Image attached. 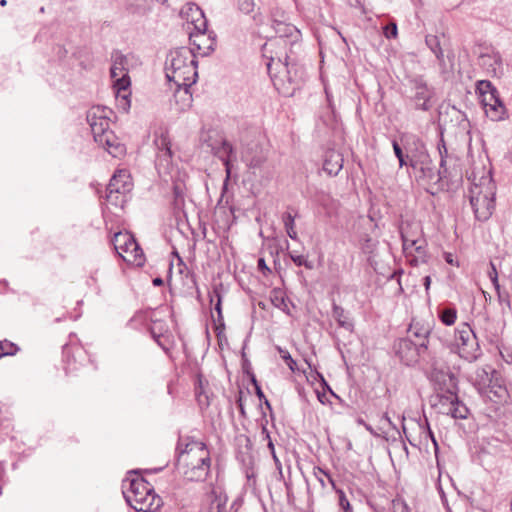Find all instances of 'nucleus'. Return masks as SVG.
I'll use <instances>...</instances> for the list:
<instances>
[{
	"label": "nucleus",
	"mask_w": 512,
	"mask_h": 512,
	"mask_svg": "<svg viewBox=\"0 0 512 512\" xmlns=\"http://www.w3.org/2000/svg\"><path fill=\"white\" fill-rule=\"evenodd\" d=\"M431 379L439 389L434 397L433 407L439 413L454 419H466L469 410L457 396V381L449 369L434 368L431 372Z\"/></svg>",
	"instance_id": "f257e3e1"
},
{
	"label": "nucleus",
	"mask_w": 512,
	"mask_h": 512,
	"mask_svg": "<svg viewBox=\"0 0 512 512\" xmlns=\"http://www.w3.org/2000/svg\"><path fill=\"white\" fill-rule=\"evenodd\" d=\"M469 179L471 180L469 199L475 217L480 221H486L495 208L496 186L491 171L482 167L478 171H473Z\"/></svg>",
	"instance_id": "f03ea898"
},
{
	"label": "nucleus",
	"mask_w": 512,
	"mask_h": 512,
	"mask_svg": "<svg viewBox=\"0 0 512 512\" xmlns=\"http://www.w3.org/2000/svg\"><path fill=\"white\" fill-rule=\"evenodd\" d=\"M182 473L189 481L204 480L210 470L211 458L205 443L193 440L179 455Z\"/></svg>",
	"instance_id": "7ed1b4c3"
},
{
	"label": "nucleus",
	"mask_w": 512,
	"mask_h": 512,
	"mask_svg": "<svg viewBox=\"0 0 512 512\" xmlns=\"http://www.w3.org/2000/svg\"><path fill=\"white\" fill-rule=\"evenodd\" d=\"M166 76L175 85L192 86L198 78L196 56L187 47L170 52Z\"/></svg>",
	"instance_id": "20e7f679"
},
{
	"label": "nucleus",
	"mask_w": 512,
	"mask_h": 512,
	"mask_svg": "<svg viewBox=\"0 0 512 512\" xmlns=\"http://www.w3.org/2000/svg\"><path fill=\"white\" fill-rule=\"evenodd\" d=\"M122 487L125 500L138 512H156L162 506L161 497L143 478L126 479Z\"/></svg>",
	"instance_id": "39448f33"
},
{
	"label": "nucleus",
	"mask_w": 512,
	"mask_h": 512,
	"mask_svg": "<svg viewBox=\"0 0 512 512\" xmlns=\"http://www.w3.org/2000/svg\"><path fill=\"white\" fill-rule=\"evenodd\" d=\"M112 65L110 76L113 80V87L116 90L117 98L123 101V108L127 110L130 107L128 97L130 95L129 87L131 80L129 77L128 59L119 51L112 53Z\"/></svg>",
	"instance_id": "423d86ee"
},
{
	"label": "nucleus",
	"mask_w": 512,
	"mask_h": 512,
	"mask_svg": "<svg viewBox=\"0 0 512 512\" xmlns=\"http://www.w3.org/2000/svg\"><path fill=\"white\" fill-rule=\"evenodd\" d=\"M112 244L118 255L127 263L142 266L145 258L142 249L129 232L115 233Z\"/></svg>",
	"instance_id": "0eeeda50"
},
{
	"label": "nucleus",
	"mask_w": 512,
	"mask_h": 512,
	"mask_svg": "<svg viewBox=\"0 0 512 512\" xmlns=\"http://www.w3.org/2000/svg\"><path fill=\"white\" fill-rule=\"evenodd\" d=\"M454 345L461 358L472 362L480 355L476 336L468 324H463L455 331Z\"/></svg>",
	"instance_id": "6e6552de"
},
{
	"label": "nucleus",
	"mask_w": 512,
	"mask_h": 512,
	"mask_svg": "<svg viewBox=\"0 0 512 512\" xmlns=\"http://www.w3.org/2000/svg\"><path fill=\"white\" fill-rule=\"evenodd\" d=\"M403 251L409 263L414 266L427 261V242L422 233L416 237H410V232L405 228L401 231Z\"/></svg>",
	"instance_id": "1a4fd4ad"
},
{
	"label": "nucleus",
	"mask_w": 512,
	"mask_h": 512,
	"mask_svg": "<svg viewBox=\"0 0 512 512\" xmlns=\"http://www.w3.org/2000/svg\"><path fill=\"white\" fill-rule=\"evenodd\" d=\"M111 111L105 107H93L87 113V121L90 125L95 142L102 141L106 132H111L108 114Z\"/></svg>",
	"instance_id": "9d476101"
},
{
	"label": "nucleus",
	"mask_w": 512,
	"mask_h": 512,
	"mask_svg": "<svg viewBox=\"0 0 512 512\" xmlns=\"http://www.w3.org/2000/svg\"><path fill=\"white\" fill-rule=\"evenodd\" d=\"M395 350L401 361L410 365L417 361L418 357L427 350L425 341L414 342L411 338L400 339L395 344Z\"/></svg>",
	"instance_id": "9b49d317"
},
{
	"label": "nucleus",
	"mask_w": 512,
	"mask_h": 512,
	"mask_svg": "<svg viewBox=\"0 0 512 512\" xmlns=\"http://www.w3.org/2000/svg\"><path fill=\"white\" fill-rule=\"evenodd\" d=\"M189 40L191 44L189 49L193 50L195 56L196 53L206 56L214 50L215 35L213 32H208L207 28L205 30H191Z\"/></svg>",
	"instance_id": "f8f14e48"
},
{
	"label": "nucleus",
	"mask_w": 512,
	"mask_h": 512,
	"mask_svg": "<svg viewBox=\"0 0 512 512\" xmlns=\"http://www.w3.org/2000/svg\"><path fill=\"white\" fill-rule=\"evenodd\" d=\"M415 174V177L419 180H424L427 182H438L446 173V169L444 171H437L436 168L432 164V160L429 156H425V158H421L415 160L413 163L409 165Z\"/></svg>",
	"instance_id": "ddd939ff"
},
{
	"label": "nucleus",
	"mask_w": 512,
	"mask_h": 512,
	"mask_svg": "<svg viewBox=\"0 0 512 512\" xmlns=\"http://www.w3.org/2000/svg\"><path fill=\"white\" fill-rule=\"evenodd\" d=\"M403 148L406 151V157L409 165L415 160L425 158L428 155L427 149L423 141L416 135L404 134L401 137Z\"/></svg>",
	"instance_id": "4468645a"
},
{
	"label": "nucleus",
	"mask_w": 512,
	"mask_h": 512,
	"mask_svg": "<svg viewBox=\"0 0 512 512\" xmlns=\"http://www.w3.org/2000/svg\"><path fill=\"white\" fill-rule=\"evenodd\" d=\"M241 159L249 168H259L266 161V155L256 141H250L243 146Z\"/></svg>",
	"instance_id": "2eb2a0df"
},
{
	"label": "nucleus",
	"mask_w": 512,
	"mask_h": 512,
	"mask_svg": "<svg viewBox=\"0 0 512 512\" xmlns=\"http://www.w3.org/2000/svg\"><path fill=\"white\" fill-rule=\"evenodd\" d=\"M180 16L187 21V23L193 25L192 30H205L207 28V20L204 12L195 3L185 4L181 11Z\"/></svg>",
	"instance_id": "dca6fc26"
},
{
	"label": "nucleus",
	"mask_w": 512,
	"mask_h": 512,
	"mask_svg": "<svg viewBox=\"0 0 512 512\" xmlns=\"http://www.w3.org/2000/svg\"><path fill=\"white\" fill-rule=\"evenodd\" d=\"M495 92L496 91L483 93L482 104L484 106L486 115L493 121H499L504 118L505 107L496 97Z\"/></svg>",
	"instance_id": "f3484780"
},
{
	"label": "nucleus",
	"mask_w": 512,
	"mask_h": 512,
	"mask_svg": "<svg viewBox=\"0 0 512 512\" xmlns=\"http://www.w3.org/2000/svg\"><path fill=\"white\" fill-rule=\"evenodd\" d=\"M478 64L488 75L497 76L502 71V59L498 52L487 50L479 55Z\"/></svg>",
	"instance_id": "a211bd4d"
},
{
	"label": "nucleus",
	"mask_w": 512,
	"mask_h": 512,
	"mask_svg": "<svg viewBox=\"0 0 512 512\" xmlns=\"http://www.w3.org/2000/svg\"><path fill=\"white\" fill-rule=\"evenodd\" d=\"M282 66V71H279V76H276L275 85L277 86V81H282L283 77H287V80L290 83L298 84L299 78L298 77V68L296 65H289L287 62V56H285L284 61H282L281 58H278L275 60L274 58H271L270 62L267 64L269 72H271L272 66Z\"/></svg>",
	"instance_id": "6ab92c4d"
},
{
	"label": "nucleus",
	"mask_w": 512,
	"mask_h": 512,
	"mask_svg": "<svg viewBox=\"0 0 512 512\" xmlns=\"http://www.w3.org/2000/svg\"><path fill=\"white\" fill-rule=\"evenodd\" d=\"M133 188L132 179L127 170L117 171L111 178L107 189L111 191L120 192L122 194H129Z\"/></svg>",
	"instance_id": "aec40b11"
},
{
	"label": "nucleus",
	"mask_w": 512,
	"mask_h": 512,
	"mask_svg": "<svg viewBox=\"0 0 512 512\" xmlns=\"http://www.w3.org/2000/svg\"><path fill=\"white\" fill-rule=\"evenodd\" d=\"M433 92L427 86L426 83L422 81L415 82V94H414V102L416 109H421L423 111H427L431 108V98Z\"/></svg>",
	"instance_id": "412c9836"
},
{
	"label": "nucleus",
	"mask_w": 512,
	"mask_h": 512,
	"mask_svg": "<svg viewBox=\"0 0 512 512\" xmlns=\"http://www.w3.org/2000/svg\"><path fill=\"white\" fill-rule=\"evenodd\" d=\"M228 497L220 486H213L207 494L208 512H226Z\"/></svg>",
	"instance_id": "4be33fe9"
},
{
	"label": "nucleus",
	"mask_w": 512,
	"mask_h": 512,
	"mask_svg": "<svg viewBox=\"0 0 512 512\" xmlns=\"http://www.w3.org/2000/svg\"><path fill=\"white\" fill-rule=\"evenodd\" d=\"M343 167V157L335 150H328L324 155L323 170L329 176H336Z\"/></svg>",
	"instance_id": "5701e85b"
},
{
	"label": "nucleus",
	"mask_w": 512,
	"mask_h": 512,
	"mask_svg": "<svg viewBox=\"0 0 512 512\" xmlns=\"http://www.w3.org/2000/svg\"><path fill=\"white\" fill-rule=\"evenodd\" d=\"M96 143L106 149L113 157H120L125 154V146L119 141L113 131L106 132L102 141H97Z\"/></svg>",
	"instance_id": "b1692460"
},
{
	"label": "nucleus",
	"mask_w": 512,
	"mask_h": 512,
	"mask_svg": "<svg viewBox=\"0 0 512 512\" xmlns=\"http://www.w3.org/2000/svg\"><path fill=\"white\" fill-rule=\"evenodd\" d=\"M276 14H272L274 29L276 34L279 35V38L282 42H286L283 38H291L293 42L298 41L300 37V31L293 25L287 24L283 21H279L275 18Z\"/></svg>",
	"instance_id": "393cba45"
},
{
	"label": "nucleus",
	"mask_w": 512,
	"mask_h": 512,
	"mask_svg": "<svg viewBox=\"0 0 512 512\" xmlns=\"http://www.w3.org/2000/svg\"><path fill=\"white\" fill-rule=\"evenodd\" d=\"M175 91H174V103L176 105L177 110L179 111H185L188 109L192 104V93L190 92L191 86H185V85H175Z\"/></svg>",
	"instance_id": "a878e982"
},
{
	"label": "nucleus",
	"mask_w": 512,
	"mask_h": 512,
	"mask_svg": "<svg viewBox=\"0 0 512 512\" xmlns=\"http://www.w3.org/2000/svg\"><path fill=\"white\" fill-rule=\"evenodd\" d=\"M431 333V327L429 324H420L419 322H413L408 329V338L414 340V342L425 341L428 346V337Z\"/></svg>",
	"instance_id": "bb28decb"
},
{
	"label": "nucleus",
	"mask_w": 512,
	"mask_h": 512,
	"mask_svg": "<svg viewBox=\"0 0 512 512\" xmlns=\"http://www.w3.org/2000/svg\"><path fill=\"white\" fill-rule=\"evenodd\" d=\"M154 144L164 156H171V143L166 129L160 128L158 131H155Z\"/></svg>",
	"instance_id": "cd10ccee"
},
{
	"label": "nucleus",
	"mask_w": 512,
	"mask_h": 512,
	"mask_svg": "<svg viewBox=\"0 0 512 512\" xmlns=\"http://www.w3.org/2000/svg\"><path fill=\"white\" fill-rule=\"evenodd\" d=\"M332 316L340 327L344 328L349 332L353 331L354 324L341 306L333 304Z\"/></svg>",
	"instance_id": "c85d7f7f"
},
{
	"label": "nucleus",
	"mask_w": 512,
	"mask_h": 512,
	"mask_svg": "<svg viewBox=\"0 0 512 512\" xmlns=\"http://www.w3.org/2000/svg\"><path fill=\"white\" fill-rule=\"evenodd\" d=\"M425 42L429 49L435 54L440 64H444V54L440 46L439 38L435 35H427Z\"/></svg>",
	"instance_id": "c756f323"
},
{
	"label": "nucleus",
	"mask_w": 512,
	"mask_h": 512,
	"mask_svg": "<svg viewBox=\"0 0 512 512\" xmlns=\"http://www.w3.org/2000/svg\"><path fill=\"white\" fill-rule=\"evenodd\" d=\"M173 206L175 210L181 211L185 205V186L181 183H175L173 187Z\"/></svg>",
	"instance_id": "7c9ffc66"
},
{
	"label": "nucleus",
	"mask_w": 512,
	"mask_h": 512,
	"mask_svg": "<svg viewBox=\"0 0 512 512\" xmlns=\"http://www.w3.org/2000/svg\"><path fill=\"white\" fill-rule=\"evenodd\" d=\"M106 191V200L112 206L122 208L128 200V195L122 194L121 191L115 192L110 189H107Z\"/></svg>",
	"instance_id": "2f4dec72"
},
{
	"label": "nucleus",
	"mask_w": 512,
	"mask_h": 512,
	"mask_svg": "<svg viewBox=\"0 0 512 512\" xmlns=\"http://www.w3.org/2000/svg\"><path fill=\"white\" fill-rule=\"evenodd\" d=\"M270 300L274 307L282 311L288 309L285 293L281 289H273L270 293Z\"/></svg>",
	"instance_id": "473e14b6"
},
{
	"label": "nucleus",
	"mask_w": 512,
	"mask_h": 512,
	"mask_svg": "<svg viewBox=\"0 0 512 512\" xmlns=\"http://www.w3.org/2000/svg\"><path fill=\"white\" fill-rule=\"evenodd\" d=\"M439 319L446 326H451L457 319V311L455 308L446 307L439 311Z\"/></svg>",
	"instance_id": "72a5a7b5"
},
{
	"label": "nucleus",
	"mask_w": 512,
	"mask_h": 512,
	"mask_svg": "<svg viewBox=\"0 0 512 512\" xmlns=\"http://www.w3.org/2000/svg\"><path fill=\"white\" fill-rule=\"evenodd\" d=\"M283 223H284V227H285L287 235L292 240H297L298 239V235H297V232L295 230V219H294V216L291 213H285L283 215Z\"/></svg>",
	"instance_id": "f704fd0d"
},
{
	"label": "nucleus",
	"mask_w": 512,
	"mask_h": 512,
	"mask_svg": "<svg viewBox=\"0 0 512 512\" xmlns=\"http://www.w3.org/2000/svg\"><path fill=\"white\" fill-rule=\"evenodd\" d=\"M222 152H223V155L226 156L225 158H223V162H224V165L226 168L227 177H229V175H230V160L234 153L233 146L229 142L224 141L222 143Z\"/></svg>",
	"instance_id": "c9c22d12"
},
{
	"label": "nucleus",
	"mask_w": 512,
	"mask_h": 512,
	"mask_svg": "<svg viewBox=\"0 0 512 512\" xmlns=\"http://www.w3.org/2000/svg\"><path fill=\"white\" fill-rule=\"evenodd\" d=\"M392 146H393L395 156L399 160V166L403 167V166L409 165V161L406 157V151L405 152L403 151L402 147L398 144V142L394 140L392 142Z\"/></svg>",
	"instance_id": "e433bc0d"
},
{
	"label": "nucleus",
	"mask_w": 512,
	"mask_h": 512,
	"mask_svg": "<svg viewBox=\"0 0 512 512\" xmlns=\"http://www.w3.org/2000/svg\"><path fill=\"white\" fill-rule=\"evenodd\" d=\"M17 348L15 344L9 342L7 340L0 341V358L6 355H13L16 352Z\"/></svg>",
	"instance_id": "4c0bfd02"
},
{
	"label": "nucleus",
	"mask_w": 512,
	"mask_h": 512,
	"mask_svg": "<svg viewBox=\"0 0 512 512\" xmlns=\"http://www.w3.org/2000/svg\"><path fill=\"white\" fill-rule=\"evenodd\" d=\"M237 6L242 13L250 14L254 11L256 5L254 0H238Z\"/></svg>",
	"instance_id": "58836bf2"
},
{
	"label": "nucleus",
	"mask_w": 512,
	"mask_h": 512,
	"mask_svg": "<svg viewBox=\"0 0 512 512\" xmlns=\"http://www.w3.org/2000/svg\"><path fill=\"white\" fill-rule=\"evenodd\" d=\"M290 258L297 266H304L307 269H313V263L308 261L303 255H295L290 253Z\"/></svg>",
	"instance_id": "ea45409f"
},
{
	"label": "nucleus",
	"mask_w": 512,
	"mask_h": 512,
	"mask_svg": "<svg viewBox=\"0 0 512 512\" xmlns=\"http://www.w3.org/2000/svg\"><path fill=\"white\" fill-rule=\"evenodd\" d=\"M214 298H216L215 310L218 314V318L222 319V308H221L222 297L220 295V292L216 288L213 290V295H211L210 301L213 302Z\"/></svg>",
	"instance_id": "a19ab883"
},
{
	"label": "nucleus",
	"mask_w": 512,
	"mask_h": 512,
	"mask_svg": "<svg viewBox=\"0 0 512 512\" xmlns=\"http://www.w3.org/2000/svg\"><path fill=\"white\" fill-rule=\"evenodd\" d=\"M278 351L281 355V358L286 362V364L288 365V367L294 371V366L296 365V362L293 360V358L291 357L290 353L287 351V350H284L280 347H278Z\"/></svg>",
	"instance_id": "79ce46f5"
},
{
	"label": "nucleus",
	"mask_w": 512,
	"mask_h": 512,
	"mask_svg": "<svg viewBox=\"0 0 512 512\" xmlns=\"http://www.w3.org/2000/svg\"><path fill=\"white\" fill-rule=\"evenodd\" d=\"M438 150L440 154V168L445 169V163H446V157H447V148L444 143V141L441 139L440 143L438 144Z\"/></svg>",
	"instance_id": "37998d69"
},
{
	"label": "nucleus",
	"mask_w": 512,
	"mask_h": 512,
	"mask_svg": "<svg viewBox=\"0 0 512 512\" xmlns=\"http://www.w3.org/2000/svg\"><path fill=\"white\" fill-rule=\"evenodd\" d=\"M339 494V506L343 509V511H349L352 510V507L345 495V493L342 490H336Z\"/></svg>",
	"instance_id": "c03bdc74"
},
{
	"label": "nucleus",
	"mask_w": 512,
	"mask_h": 512,
	"mask_svg": "<svg viewBox=\"0 0 512 512\" xmlns=\"http://www.w3.org/2000/svg\"><path fill=\"white\" fill-rule=\"evenodd\" d=\"M384 35L386 38H396L397 37V25L392 22L384 28Z\"/></svg>",
	"instance_id": "a18cd8bd"
},
{
	"label": "nucleus",
	"mask_w": 512,
	"mask_h": 512,
	"mask_svg": "<svg viewBox=\"0 0 512 512\" xmlns=\"http://www.w3.org/2000/svg\"><path fill=\"white\" fill-rule=\"evenodd\" d=\"M489 276H490L491 282H492L496 292H499L498 274H497L496 267L492 263H491V272H489Z\"/></svg>",
	"instance_id": "49530a36"
},
{
	"label": "nucleus",
	"mask_w": 512,
	"mask_h": 512,
	"mask_svg": "<svg viewBox=\"0 0 512 512\" xmlns=\"http://www.w3.org/2000/svg\"><path fill=\"white\" fill-rule=\"evenodd\" d=\"M479 90L482 95L483 93H490L491 91H495L494 89H492L491 83L489 81H480Z\"/></svg>",
	"instance_id": "de8ad7c7"
},
{
	"label": "nucleus",
	"mask_w": 512,
	"mask_h": 512,
	"mask_svg": "<svg viewBox=\"0 0 512 512\" xmlns=\"http://www.w3.org/2000/svg\"><path fill=\"white\" fill-rule=\"evenodd\" d=\"M403 228H404V229L406 228V229L410 232V237H416L417 233H421L420 228H419V226H418V225H415V226L413 227V226H412V225H410V224H403V225L401 226V230H402Z\"/></svg>",
	"instance_id": "09e8293b"
},
{
	"label": "nucleus",
	"mask_w": 512,
	"mask_h": 512,
	"mask_svg": "<svg viewBox=\"0 0 512 512\" xmlns=\"http://www.w3.org/2000/svg\"><path fill=\"white\" fill-rule=\"evenodd\" d=\"M258 269L262 271L263 274L270 272V269L267 267L266 262L263 258L258 259Z\"/></svg>",
	"instance_id": "8fccbe9b"
},
{
	"label": "nucleus",
	"mask_w": 512,
	"mask_h": 512,
	"mask_svg": "<svg viewBox=\"0 0 512 512\" xmlns=\"http://www.w3.org/2000/svg\"><path fill=\"white\" fill-rule=\"evenodd\" d=\"M318 472L328 479L329 483L331 484V486L334 489L336 488L335 481L333 480V478L331 477V475L329 473H327L326 471H324L323 469H321L319 467H318Z\"/></svg>",
	"instance_id": "3c124183"
},
{
	"label": "nucleus",
	"mask_w": 512,
	"mask_h": 512,
	"mask_svg": "<svg viewBox=\"0 0 512 512\" xmlns=\"http://www.w3.org/2000/svg\"><path fill=\"white\" fill-rule=\"evenodd\" d=\"M381 422H385L391 428L396 429V425L392 422V420L390 419V417L387 413H384L382 415Z\"/></svg>",
	"instance_id": "603ef678"
},
{
	"label": "nucleus",
	"mask_w": 512,
	"mask_h": 512,
	"mask_svg": "<svg viewBox=\"0 0 512 512\" xmlns=\"http://www.w3.org/2000/svg\"><path fill=\"white\" fill-rule=\"evenodd\" d=\"M497 295H498V299H499L500 303H506L507 305H509V300H508L507 295H503L500 290H499V292H497Z\"/></svg>",
	"instance_id": "864d4df0"
},
{
	"label": "nucleus",
	"mask_w": 512,
	"mask_h": 512,
	"mask_svg": "<svg viewBox=\"0 0 512 512\" xmlns=\"http://www.w3.org/2000/svg\"><path fill=\"white\" fill-rule=\"evenodd\" d=\"M314 474L317 477L318 481L320 482L321 486L324 488L326 486L325 481L323 479L324 476L318 472V468L315 469Z\"/></svg>",
	"instance_id": "5fc2aeb1"
},
{
	"label": "nucleus",
	"mask_w": 512,
	"mask_h": 512,
	"mask_svg": "<svg viewBox=\"0 0 512 512\" xmlns=\"http://www.w3.org/2000/svg\"><path fill=\"white\" fill-rule=\"evenodd\" d=\"M430 284H431V278L430 276H426L424 278V286H425V289L428 290L429 287H430Z\"/></svg>",
	"instance_id": "6e6d98bb"
},
{
	"label": "nucleus",
	"mask_w": 512,
	"mask_h": 512,
	"mask_svg": "<svg viewBox=\"0 0 512 512\" xmlns=\"http://www.w3.org/2000/svg\"><path fill=\"white\" fill-rule=\"evenodd\" d=\"M153 284H154L155 286H161V285L163 284V280H162L161 278H155V279L153 280Z\"/></svg>",
	"instance_id": "4d7b16f0"
},
{
	"label": "nucleus",
	"mask_w": 512,
	"mask_h": 512,
	"mask_svg": "<svg viewBox=\"0 0 512 512\" xmlns=\"http://www.w3.org/2000/svg\"><path fill=\"white\" fill-rule=\"evenodd\" d=\"M506 160L512 163V149L506 154Z\"/></svg>",
	"instance_id": "13d9d810"
},
{
	"label": "nucleus",
	"mask_w": 512,
	"mask_h": 512,
	"mask_svg": "<svg viewBox=\"0 0 512 512\" xmlns=\"http://www.w3.org/2000/svg\"><path fill=\"white\" fill-rule=\"evenodd\" d=\"M256 390H257V395L258 397L261 399L264 397V394L262 392V390L260 389V387L256 386Z\"/></svg>",
	"instance_id": "bf43d9fd"
},
{
	"label": "nucleus",
	"mask_w": 512,
	"mask_h": 512,
	"mask_svg": "<svg viewBox=\"0 0 512 512\" xmlns=\"http://www.w3.org/2000/svg\"><path fill=\"white\" fill-rule=\"evenodd\" d=\"M446 261H447L448 263H450V264H453V259H452V255H451V254H448V255L446 256Z\"/></svg>",
	"instance_id": "052dcab7"
},
{
	"label": "nucleus",
	"mask_w": 512,
	"mask_h": 512,
	"mask_svg": "<svg viewBox=\"0 0 512 512\" xmlns=\"http://www.w3.org/2000/svg\"><path fill=\"white\" fill-rule=\"evenodd\" d=\"M428 434L430 435V437L432 438V440H433L434 444L436 445V441H435V439H434V437H433L432 431H430V429H429V428H428Z\"/></svg>",
	"instance_id": "680f3d73"
},
{
	"label": "nucleus",
	"mask_w": 512,
	"mask_h": 512,
	"mask_svg": "<svg viewBox=\"0 0 512 512\" xmlns=\"http://www.w3.org/2000/svg\"><path fill=\"white\" fill-rule=\"evenodd\" d=\"M364 427H365L368 431L372 432V428H371V426H369L368 424H364Z\"/></svg>",
	"instance_id": "e2e57ef3"
},
{
	"label": "nucleus",
	"mask_w": 512,
	"mask_h": 512,
	"mask_svg": "<svg viewBox=\"0 0 512 512\" xmlns=\"http://www.w3.org/2000/svg\"><path fill=\"white\" fill-rule=\"evenodd\" d=\"M357 422H358L359 424H361V425L366 424V423L364 422V420H363V419H361V418H359Z\"/></svg>",
	"instance_id": "0e129e2a"
},
{
	"label": "nucleus",
	"mask_w": 512,
	"mask_h": 512,
	"mask_svg": "<svg viewBox=\"0 0 512 512\" xmlns=\"http://www.w3.org/2000/svg\"><path fill=\"white\" fill-rule=\"evenodd\" d=\"M6 4H7V1H6V0H1V1H0V5H1V6H5Z\"/></svg>",
	"instance_id": "69168bd1"
},
{
	"label": "nucleus",
	"mask_w": 512,
	"mask_h": 512,
	"mask_svg": "<svg viewBox=\"0 0 512 512\" xmlns=\"http://www.w3.org/2000/svg\"><path fill=\"white\" fill-rule=\"evenodd\" d=\"M159 3L161 4H166L168 2V0H157Z\"/></svg>",
	"instance_id": "338daca9"
},
{
	"label": "nucleus",
	"mask_w": 512,
	"mask_h": 512,
	"mask_svg": "<svg viewBox=\"0 0 512 512\" xmlns=\"http://www.w3.org/2000/svg\"><path fill=\"white\" fill-rule=\"evenodd\" d=\"M405 438L407 439V441H409V443L412 444V440H410L409 436L408 435H405Z\"/></svg>",
	"instance_id": "774afa93"
}]
</instances>
